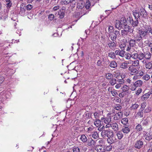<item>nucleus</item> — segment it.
<instances>
[{"label":"nucleus","mask_w":152,"mask_h":152,"mask_svg":"<svg viewBox=\"0 0 152 152\" xmlns=\"http://www.w3.org/2000/svg\"><path fill=\"white\" fill-rule=\"evenodd\" d=\"M141 16L145 17L147 16V13L145 10L143 8H141L139 12Z\"/></svg>","instance_id":"f3484780"},{"label":"nucleus","mask_w":152,"mask_h":152,"mask_svg":"<svg viewBox=\"0 0 152 152\" xmlns=\"http://www.w3.org/2000/svg\"><path fill=\"white\" fill-rule=\"evenodd\" d=\"M135 129L137 132H139L142 129L141 125L139 124L137 125L136 126Z\"/></svg>","instance_id":"a19ab883"},{"label":"nucleus","mask_w":152,"mask_h":152,"mask_svg":"<svg viewBox=\"0 0 152 152\" xmlns=\"http://www.w3.org/2000/svg\"><path fill=\"white\" fill-rule=\"evenodd\" d=\"M150 76L148 75H144L142 77V78L145 80H148L150 79Z\"/></svg>","instance_id":"864d4df0"},{"label":"nucleus","mask_w":152,"mask_h":152,"mask_svg":"<svg viewBox=\"0 0 152 152\" xmlns=\"http://www.w3.org/2000/svg\"><path fill=\"white\" fill-rule=\"evenodd\" d=\"M125 51L123 50H121L120 53H119V54L118 55L119 56H121V57H124L125 54Z\"/></svg>","instance_id":"680f3d73"},{"label":"nucleus","mask_w":152,"mask_h":152,"mask_svg":"<svg viewBox=\"0 0 152 152\" xmlns=\"http://www.w3.org/2000/svg\"><path fill=\"white\" fill-rule=\"evenodd\" d=\"M138 23V19H135V20H133L132 23H131L133 27L137 26Z\"/></svg>","instance_id":"bb28decb"},{"label":"nucleus","mask_w":152,"mask_h":152,"mask_svg":"<svg viewBox=\"0 0 152 152\" xmlns=\"http://www.w3.org/2000/svg\"><path fill=\"white\" fill-rule=\"evenodd\" d=\"M111 128L114 131L117 132L118 130V125L116 123H112Z\"/></svg>","instance_id":"ddd939ff"},{"label":"nucleus","mask_w":152,"mask_h":152,"mask_svg":"<svg viewBox=\"0 0 152 152\" xmlns=\"http://www.w3.org/2000/svg\"><path fill=\"white\" fill-rule=\"evenodd\" d=\"M136 41L135 40L130 39L129 41V45L130 47H134L135 45Z\"/></svg>","instance_id":"5701e85b"},{"label":"nucleus","mask_w":152,"mask_h":152,"mask_svg":"<svg viewBox=\"0 0 152 152\" xmlns=\"http://www.w3.org/2000/svg\"><path fill=\"white\" fill-rule=\"evenodd\" d=\"M128 119L127 118H124L121 120V123L124 125H126L128 124Z\"/></svg>","instance_id":"7c9ffc66"},{"label":"nucleus","mask_w":152,"mask_h":152,"mask_svg":"<svg viewBox=\"0 0 152 152\" xmlns=\"http://www.w3.org/2000/svg\"><path fill=\"white\" fill-rule=\"evenodd\" d=\"M134 83V84L135 86L137 87L142 86L143 84V82L141 80H138Z\"/></svg>","instance_id":"dca6fc26"},{"label":"nucleus","mask_w":152,"mask_h":152,"mask_svg":"<svg viewBox=\"0 0 152 152\" xmlns=\"http://www.w3.org/2000/svg\"><path fill=\"white\" fill-rule=\"evenodd\" d=\"M122 131L125 134L128 133L130 131V129L129 127L127 126H124L122 129Z\"/></svg>","instance_id":"a211bd4d"},{"label":"nucleus","mask_w":152,"mask_h":152,"mask_svg":"<svg viewBox=\"0 0 152 152\" xmlns=\"http://www.w3.org/2000/svg\"><path fill=\"white\" fill-rule=\"evenodd\" d=\"M113 132L109 130H104L101 133V135L103 137H109V136H111V134L113 133Z\"/></svg>","instance_id":"20e7f679"},{"label":"nucleus","mask_w":152,"mask_h":152,"mask_svg":"<svg viewBox=\"0 0 152 152\" xmlns=\"http://www.w3.org/2000/svg\"><path fill=\"white\" fill-rule=\"evenodd\" d=\"M58 14L59 16V17L60 18H63L64 17V12L59 10L58 12Z\"/></svg>","instance_id":"f704fd0d"},{"label":"nucleus","mask_w":152,"mask_h":152,"mask_svg":"<svg viewBox=\"0 0 152 152\" xmlns=\"http://www.w3.org/2000/svg\"><path fill=\"white\" fill-rule=\"evenodd\" d=\"M152 28L149 25H145L144 26V28L139 30V34H134L133 36L135 41H140L142 38L145 39H152Z\"/></svg>","instance_id":"f257e3e1"},{"label":"nucleus","mask_w":152,"mask_h":152,"mask_svg":"<svg viewBox=\"0 0 152 152\" xmlns=\"http://www.w3.org/2000/svg\"><path fill=\"white\" fill-rule=\"evenodd\" d=\"M109 36L110 37V39L112 41H114L116 39L117 37L114 34L113 35L110 34Z\"/></svg>","instance_id":"49530a36"},{"label":"nucleus","mask_w":152,"mask_h":152,"mask_svg":"<svg viewBox=\"0 0 152 152\" xmlns=\"http://www.w3.org/2000/svg\"><path fill=\"white\" fill-rule=\"evenodd\" d=\"M111 135L109 136V137H108L107 140V142L110 144L113 143L115 142L116 140V139L114 136L113 132L111 134Z\"/></svg>","instance_id":"0eeeda50"},{"label":"nucleus","mask_w":152,"mask_h":152,"mask_svg":"<svg viewBox=\"0 0 152 152\" xmlns=\"http://www.w3.org/2000/svg\"><path fill=\"white\" fill-rule=\"evenodd\" d=\"M142 90L141 88H139L138 90L136 92V94L138 95H139L142 91Z\"/></svg>","instance_id":"0e129e2a"},{"label":"nucleus","mask_w":152,"mask_h":152,"mask_svg":"<svg viewBox=\"0 0 152 152\" xmlns=\"http://www.w3.org/2000/svg\"><path fill=\"white\" fill-rule=\"evenodd\" d=\"M114 34L117 37H118L120 35V32L119 31L115 30L114 31Z\"/></svg>","instance_id":"bf43d9fd"},{"label":"nucleus","mask_w":152,"mask_h":152,"mask_svg":"<svg viewBox=\"0 0 152 152\" xmlns=\"http://www.w3.org/2000/svg\"><path fill=\"white\" fill-rule=\"evenodd\" d=\"M98 142V143L99 144V145H103L104 141L102 139H99L96 140Z\"/></svg>","instance_id":"603ef678"},{"label":"nucleus","mask_w":152,"mask_h":152,"mask_svg":"<svg viewBox=\"0 0 152 152\" xmlns=\"http://www.w3.org/2000/svg\"><path fill=\"white\" fill-rule=\"evenodd\" d=\"M108 56L112 58H114L115 57V53L113 52H111L108 54Z\"/></svg>","instance_id":"09e8293b"},{"label":"nucleus","mask_w":152,"mask_h":152,"mask_svg":"<svg viewBox=\"0 0 152 152\" xmlns=\"http://www.w3.org/2000/svg\"><path fill=\"white\" fill-rule=\"evenodd\" d=\"M132 65L130 66L137 67L139 66V61L138 60L131 61Z\"/></svg>","instance_id":"2eb2a0df"},{"label":"nucleus","mask_w":152,"mask_h":152,"mask_svg":"<svg viewBox=\"0 0 152 152\" xmlns=\"http://www.w3.org/2000/svg\"><path fill=\"white\" fill-rule=\"evenodd\" d=\"M103 114V111H98L95 112L94 114V117L96 119H99L100 117Z\"/></svg>","instance_id":"f8f14e48"},{"label":"nucleus","mask_w":152,"mask_h":152,"mask_svg":"<svg viewBox=\"0 0 152 152\" xmlns=\"http://www.w3.org/2000/svg\"><path fill=\"white\" fill-rule=\"evenodd\" d=\"M97 149L98 152H103L105 150L104 147L100 145H98L97 147Z\"/></svg>","instance_id":"412c9836"},{"label":"nucleus","mask_w":152,"mask_h":152,"mask_svg":"<svg viewBox=\"0 0 152 152\" xmlns=\"http://www.w3.org/2000/svg\"><path fill=\"white\" fill-rule=\"evenodd\" d=\"M33 6L32 5L30 4H28L26 6V8L27 10H31Z\"/></svg>","instance_id":"774afa93"},{"label":"nucleus","mask_w":152,"mask_h":152,"mask_svg":"<svg viewBox=\"0 0 152 152\" xmlns=\"http://www.w3.org/2000/svg\"><path fill=\"white\" fill-rule=\"evenodd\" d=\"M144 58L146 59L149 60L150 59L151 56V54L149 52H147L144 54Z\"/></svg>","instance_id":"4be33fe9"},{"label":"nucleus","mask_w":152,"mask_h":152,"mask_svg":"<svg viewBox=\"0 0 152 152\" xmlns=\"http://www.w3.org/2000/svg\"><path fill=\"white\" fill-rule=\"evenodd\" d=\"M80 139L81 140L84 142H86L88 140L86 136L84 134L82 135Z\"/></svg>","instance_id":"a878e982"},{"label":"nucleus","mask_w":152,"mask_h":152,"mask_svg":"<svg viewBox=\"0 0 152 152\" xmlns=\"http://www.w3.org/2000/svg\"><path fill=\"white\" fill-rule=\"evenodd\" d=\"M73 152H79L80 149L77 147H74L73 148Z\"/></svg>","instance_id":"3c124183"},{"label":"nucleus","mask_w":152,"mask_h":152,"mask_svg":"<svg viewBox=\"0 0 152 152\" xmlns=\"http://www.w3.org/2000/svg\"><path fill=\"white\" fill-rule=\"evenodd\" d=\"M145 67L146 69H150L152 68V63L151 62H148L145 64Z\"/></svg>","instance_id":"b1692460"},{"label":"nucleus","mask_w":152,"mask_h":152,"mask_svg":"<svg viewBox=\"0 0 152 152\" xmlns=\"http://www.w3.org/2000/svg\"><path fill=\"white\" fill-rule=\"evenodd\" d=\"M129 71V74L132 75H136L138 74V71L135 68L132 66H130L128 69Z\"/></svg>","instance_id":"39448f33"},{"label":"nucleus","mask_w":152,"mask_h":152,"mask_svg":"<svg viewBox=\"0 0 152 152\" xmlns=\"http://www.w3.org/2000/svg\"><path fill=\"white\" fill-rule=\"evenodd\" d=\"M106 125L105 126V128H110L111 127L112 123H105Z\"/></svg>","instance_id":"e2e57ef3"},{"label":"nucleus","mask_w":152,"mask_h":152,"mask_svg":"<svg viewBox=\"0 0 152 152\" xmlns=\"http://www.w3.org/2000/svg\"><path fill=\"white\" fill-rule=\"evenodd\" d=\"M54 18V15L52 14L50 15L48 17L49 20H53Z\"/></svg>","instance_id":"69168bd1"},{"label":"nucleus","mask_w":152,"mask_h":152,"mask_svg":"<svg viewBox=\"0 0 152 152\" xmlns=\"http://www.w3.org/2000/svg\"><path fill=\"white\" fill-rule=\"evenodd\" d=\"M123 115V112H118L113 115V119L115 121L120 120L122 118Z\"/></svg>","instance_id":"6e6552de"},{"label":"nucleus","mask_w":152,"mask_h":152,"mask_svg":"<svg viewBox=\"0 0 152 152\" xmlns=\"http://www.w3.org/2000/svg\"><path fill=\"white\" fill-rule=\"evenodd\" d=\"M112 145H110L109 146H107V147L106 148V149H105V150L106 151H110L111 150V149H112Z\"/></svg>","instance_id":"338daca9"},{"label":"nucleus","mask_w":152,"mask_h":152,"mask_svg":"<svg viewBox=\"0 0 152 152\" xmlns=\"http://www.w3.org/2000/svg\"><path fill=\"white\" fill-rule=\"evenodd\" d=\"M144 54L142 53H141L139 54H138V58L137 59H138L140 60H141L144 59Z\"/></svg>","instance_id":"c756f323"},{"label":"nucleus","mask_w":152,"mask_h":152,"mask_svg":"<svg viewBox=\"0 0 152 152\" xmlns=\"http://www.w3.org/2000/svg\"><path fill=\"white\" fill-rule=\"evenodd\" d=\"M116 43L114 41H110L108 43V45L110 49H112L115 48L116 46Z\"/></svg>","instance_id":"4468645a"},{"label":"nucleus","mask_w":152,"mask_h":152,"mask_svg":"<svg viewBox=\"0 0 152 152\" xmlns=\"http://www.w3.org/2000/svg\"><path fill=\"white\" fill-rule=\"evenodd\" d=\"M88 12L89 10H86V8H84L83 11L82 12V15H85L88 13Z\"/></svg>","instance_id":"de8ad7c7"},{"label":"nucleus","mask_w":152,"mask_h":152,"mask_svg":"<svg viewBox=\"0 0 152 152\" xmlns=\"http://www.w3.org/2000/svg\"><path fill=\"white\" fill-rule=\"evenodd\" d=\"M144 137L147 140H150L152 139V136L149 133L147 132L144 136Z\"/></svg>","instance_id":"393cba45"},{"label":"nucleus","mask_w":152,"mask_h":152,"mask_svg":"<svg viewBox=\"0 0 152 152\" xmlns=\"http://www.w3.org/2000/svg\"><path fill=\"white\" fill-rule=\"evenodd\" d=\"M101 121L99 119H96L94 122V124L96 126H98L100 124Z\"/></svg>","instance_id":"37998d69"},{"label":"nucleus","mask_w":152,"mask_h":152,"mask_svg":"<svg viewBox=\"0 0 152 152\" xmlns=\"http://www.w3.org/2000/svg\"><path fill=\"white\" fill-rule=\"evenodd\" d=\"M139 107V105L137 103L132 104L130 107L131 110H136Z\"/></svg>","instance_id":"6ab92c4d"},{"label":"nucleus","mask_w":152,"mask_h":152,"mask_svg":"<svg viewBox=\"0 0 152 152\" xmlns=\"http://www.w3.org/2000/svg\"><path fill=\"white\" fill-rule=\"evenodd\" d=\"M130 88L131 90L132 91H135L137 88L136 86H135L134 85V83L133 85H131L130 86Z\"/></svg>","instance_id":"8fccbe9b"},{"label":"nucleus","mask_w":152,"mask_h":152,"mask_svg":"<svg viewBox=\"0 0 152 152\" xmlns=\"http://www.w3.org/2000/svg\"><path fill=\"white\" fill-rule=\"evenodd\" d=\"M110 66L111 68H115L117 66V63L115 61H112L110 63Z\"/></svg>","instance_id":"2f4dec72"},{"label":"nucleus","mask_w":152,"mask_h":152,"mask_svg":"<svg viewBox=\"0 0 152 152\" xmlns=\"http://www.w3.org/2000/svg\"><path fill=\"white\" fill-rule=\"evenodd\" d=\"M111 93L112 95L114 96H116L118 95V93L115 91V90L111 91Z\"/></svg>","instance_id":"5fc2aeb1"},{"label":"nucleus","mask_w":152,"mask_h":152,"mask_svg":"<svg viewBox=\"0 0 152 152\" xmlns=\"http://www.w3.org/2000/svg\"><path fill=\"white\" fill-rule=\"evenodd\" d=\"M132 12L133 15L134 16L135 19H138L139 18L140 19L141 15L139 11L138 10L136 9L133 10Z\"/></svg>","instance_id":"1a4fd4ad"},{"label":"nucleus","mask_w":152,"mask_h":152,"mask_svg":"<svg viewBox=\"0 0 152 152\" xmlns=\"http://www.w3.org/2000/svg\"><path fill=\"white\" fill-rule=\"evenodd\" d=\"M109 83L112 85H114L116 83V80L115 78H113L111 79L110 80Z\"/></svg>","instance_id":"c9c22d12"},{"label":"nucleus","mask_w":152,"mask_h":152,"mask_svg":"<svg viewBox=\"0 0 152 152\" xmlns=\"http://www.w3.org/2000/svg\"><path fill=\"white\" fill-rule=\"evenodd\" d=\"M129 89V87L127 85L124 86L121 88V90L123 92H126Z\"/></svg>","instance_id":"cd10ccee"},{"label":"nucleus","mask_w":152,"mask_h":152,"mask_svg":"<svg viewBox=\"0 0 152 152\" xmlns=\"http://www.w3.org/2000/svg\"><path fill=\"white\" fill-rule=\"evenodd\" d=\"M115 26L119 30L124 29L121 31V34L123 37H126L128 33H132L133 30L126 24V21L124 17L121 18L120 20H116L115 21Z\"/></svg>","instance_id":"f03ea898"},{"label":"nucleus","mask_w":152,"mask_h":152,"mask_svg":"<svg viewBox=\"0 0 152 152\" xmlns=\"http://www.w3.org/2000/svg\"><path fill=\"white\" fill-rule=\"evenodd\" d=\"M106 78L108 80H110L113 78V75L110 73H107L106 75Z\"/></svg>","instance_id":"58836bf2"},{"label":"nucleus","mask_w":152,"mask_h":152,"mask_svg":"<svg viewBox=\"0 0 152 152\" xmlns=\"http://www.w3.org/2000/svg\"><path fill=\"white\" fill-rule=\"evenodd\" d=\"M117 136L119 139H121L122 138L123 136V134L121 131H118L116 134Z\"/></svg>","instance_id":"c85d7f7f"},{"label":"nucleus","mask_w":152,"mask_h":152,"mask_svg":"<svg viewBox=\"0 0 152 152\" xmlns=\"http://www.w3.org/2000/svg\"><path fill=\"white\" fill-rule=\"evenodd\" d=\"M120 67L121 68L123 69H126L127 68V64L126 63L123 62L120 65Z\"/></svg>","instance_id":"e433bc0d"},{"label":"nucleus","mask_w":152,"mask_h":152,"mask_svg":"<svg viewBox=\"0 0 152 152\" xmlns=\"http://www.w3.org/2000/svg\"><path fill=\"white\" fill-rule=\"evenodd\" d=\"M121 108V107L119 104L116 105L115 107V109L117 110H120Z\"/></svg>","instance_id":"4d7b16f0"},{"label":"nucleus","mask_w":152,"mask_h":152,"mask_svg":"<svg viewBox=\"0 0 152 152\" xmlns=\"http://www.w3.org/2000/svg\"><path fill=\"white\" fill-rule=\"evenodd\" d=\"M91 6V2L89 1L88 0L86 1L85 4V8L86 10H88L90 8V6Z\"/></svg>","instance_id":"4c0bfd02"},{"label":"nucleus","mask_w":152,"mask_h":152,"mask_svg":"<svg viewBox=\"0 0 152 152\" xmlns=\"http://www.w3.org/2000/svg\"><path fill=\"white\" fill-rule=\"evenodd\" d=\"M87 142V145L93 147L95 145V142L92 138H88Z\"/></svg>","instance_id":"9b49d317"},{"label":"nucleus","mask_w":152,"mask_h":152,"mask_svg":"<svg viewBox=\"0 0 152 152\" xmlns=\"http://www.w3.org/2000/svg\"><path fill=\"white\" fill-rule=\"evenodd\" d=\"M151 93L150 92H148V93L145 94L142 96V98L145 99H147L149 98L150 95Z\"/></svg>","instance_id":"ea45409f"},{"label":"nucleus","mask_w":152,"mask_h":152,"mask_svg":"<svg viewBox=\"0 0 152 152\" xmlns=\"http://www.w3.org/2000/svg\"><path fill=\"white\" fill-rule=\"evenodd\" d=\"M138 54L137 51L133 52L131 53V57L134 59H137L138 58Z\"/></svg>","instance_id":"aec40b11"},{"label":"nucleus","mask_w":152,"mask_h":152,"mask_svg":"<svg viewBox=\"0 0 152 152\" xmlns=\"http://www.w3.org/2000/svg\"><path fill=\"white\" fill-rule=\"evenodd\" d=\"M136 115L141 117H142L143 116V110H141L139 111L137 114Z\"/></svg>","instance_id":"a18cd8bd"},{"label":"nucleus","mask_w":152,"mask_h":152,"mask_svg":"<svg viewBox=\"0 0 152 152\" xmlns=\"http://www.w3.org/2000/svg\"><path fill=\"white\" fill-rule=\"evenodd\" d=\"M143 142L140 140H138L134 144V147L137 149H140L142 146Z\"/></svg>","instance_id":"9d476101"},{"label":"nucleus","mask_w":152,"mask_h":152,"mask_svg":"<svg viewBox=\"0 0 152 152\" xmlns=\"http://www.w3.org/2000/svg\"><path fill=\"white\" fill-rule=\"evenodd\" d=\"M114 27L112 26H109L108 28V32L110 34L113 33L114 32Z\"/></svg>","instance_id":"c03bdc74"},{"label":"nucleus","mask_w":152,"mask_h":152,"mask_svg":"<svg viewBox=\"0 0 152 152\" xmlns=\"http://www.w3.org/2000/svg\"><path fill=\"white\" fill-rule=\"evenodd\" d=\"M117 81L118 83L121 85L124 83V80L123 79L121 78V79H118V80Z\"/></svg>","instance_id":"13d9d810"},{"label":"nucleus","mask_w":152,"mask_h":152,"mask_svg":"<svg viewBox=\"0 0 152 152\" xmlns=\"http://www.w3.org/2000/svg\"><path fill=\"white\" fill-rule=\"evenodd\" d=\"M120 48L122 50H124L126 47V45L124 43H122L120 45Z\"/></svg>","instance_id":"6e6d98bb"},{"label":"nucleus","mask_w":152,"mask_h":152,"mask_svg":"<svg viewBox=\"0 0 152 152\" xmlns=\"http://www.w3.org/2000/svg\"><path fill=\"white\" fill-rule=\"evenodd\" d=\"M92 137L94 139H97L99 137L98 134L96 132H94L92 134Z\"/></svg>","instance_id":"79ce46f5"},{"label":"nucleus","mask_w":152,"mask_h":152,"mask_svg":"<svg viewBox=\"0 0 152 152\" xmlns=\"http://www.w3.org/2000/svg\"><path fill=\"white\" fill-rule=\"evenodd\" d=\"M131 53L130 54L129 53H126L124 54V57L127 60H129L130 59V58L131 57Z\"/></svg>","instance_id":"72a5a7b5"},{"label":"nucleus","mask_w":152,"mask_h":152,"mask_svg":"<svg viewBox=\"0 0 152 152\" xmlns=\"http://www.w3.org/2000/svg\"><path fill=\"white\" fill-rule=\"evenodd\" d=\"M146 106V103L143 102L141 104V109H142L141 110H143V109Z\"/></svg>","instance_id":"052dcab7"},{"label":"nucleus","mask_w":152,"mask_h":152,"mask_svg":"<svg viewBox=\"0 0 152 152\" xmlns=\"http://www.w3.org/2000/svg\"><path fill=\"white\" fill-rule=\"evenodd\" d=\"M84 7V4L81 2V3H78L77 4V8L78 9H81Z\"/></svg>","instance_id":"473e14b6"},{"label":"nucleus","mask_w":152,"mask_h":152,"mask_svg":"<svg viewBox=\"0 0 152 152\" xmlns=\"http://www.w3.org/2000/svg\"><path fill=\"white\" fill-rule=\"evenodd\" d=\"M75 0H61L60 4L62 5H67L69 4H75Z\"/></svg>","instance_id":"423d86ee"},{"label":"nucleus","mask_w":152,"mask_h":152,"mask_svg":"<svg viewBox=\"0 0 152 152\" xmlns=\"http://www.w3.org/2000/svg\"><path fill=\"white\" fill-rule=\"evenodd\" d=\"M113 116V113H109L107 114L105 118L102 117L101 119L102 121L104 122L105 124L110 123L112 121V117Z\"/></svg>","instance_id":"7ed1b4c3"}]
</instances>
